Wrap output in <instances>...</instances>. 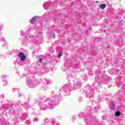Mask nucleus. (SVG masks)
Here are the masks:
<instances>
[{"label":"nucleus","instance_id":"obj_1","mask_svg":"<svg viewBox=\"0 0 125 125\" xmlns=\"http://www.w3.org/2000/svg\"><path fill=\"white\" fill-rule=\"evenodd\" d=\"M19 57L20 58L21 61L24 62L27 57L25 56V54L23 52H21L19 53Z\"/></svg>","mask_w":125,"mask_h":125},{"label":"nucleus","instance_id":"obj_2","mask_svg":"<svg viewBox=\"0 0 125 125\" xmlns=\"http://www.w3.org/2000/svg\"><path fill=\"white\" fill-rule=\"evenodd\" d=\"M40 18L38 16L33 17V18L31 19V24H34L35 22H37L39 21Z\"/></svg>","mask_w":125,"mask_h":125},{"label":"nucleus","instance_id":"obj_3","mask_svg":"<svg viewBox=\"0 0 125 125\" xmlns=\"http://www.w3.org/2000/svg\"><path fill=\"white\" fill-rule=\"evenodd\" d=\"M100 8H101V9H105V8H106V4L103 3L101 4L100 5Z\"/></svg>","mask_w":125,"mask_h":125},{"label":"nucleus","instance_id":"obj_4","mask_svg":"<svg viewBox=\"0 0 125 125\" xmlns=\"http://www.w3.org/2000/svg\"><path fill=\"white\" fill-rule=\"evenodd\" d=\"M121 112L120 111H116V112H115V116H116V117H120V116L121 115Z\"/></svg>","mask_w":125,"mask_h":125},{"label":"nucleus","instance_id":"obj_5","mask_svg":"<svg viewBox=\"0 0 125 125\" xmlns=\"http://www.w3.org/2000/svg\"><path fill=\"white\" fill-rule=\"evenodd\" d=\"M61 56H62V53H60L58 55V58H60V57H61Z\"/></svg>","mask_w":125,"mask_h":125},{"label":"nucleus","instance_id":"obj_6","mask_svg":"<svg viewBox=\"0 0 125 125\" xmlns=\"http://www.w3.org/2000/svg\"><path fill=\"white\" fill-rule=\"evenodd\" d=\"M39 61L40 62H42V58L40 59Z\"/></svg>","mask_w":125,"mask_h":125}]
</instances>
